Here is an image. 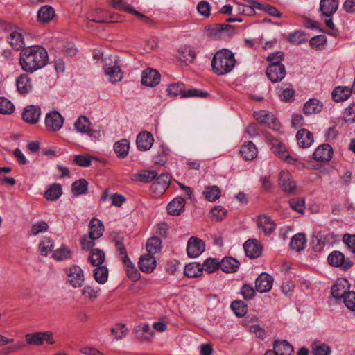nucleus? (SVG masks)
<instances>
[{"mask_svg": "<svg viewBox=\"0 0 355 355\" xmlns=\"http://www.w3.org/2000/svg\"><path fill=\"white\" fill-rule=\"evenodd\" d=\"M243 248L246 256L254 259L259 257L262 252V246L258 241L249 239L245 242Z\"/></svg>", "mask_w": 355, "mask_h": 355, "instance_id": "18", "label": "nucleus"}, {"mask_svg": "<svg viewBox=\"0 0 355 355\" xmlns=\"http://www.w3.org/2000/svg\"><path fill=\"white\" fill-rule=\"evenodd\" d=\"M241 154L246 160H252L257 155V149L252 141L241 146Z\"/></svg>", "mask_w": 355, "mask_h": 355, "instance_id": "37", "label": "nucleus"}, {"mask_svg": "<svg viewBox=\"0 0 355 355\" xmlns=\"http://www.w3.org/2000/svg\"><path fill=\"white\" fill-rule=\"evenodd\" d=\"M89 229L88 234L90 235V236L99 239L103 235L104 226L100 220L93 218L89 224Z\"/></svg>", "mask_w": 355, "mask_h": 355, "instance_id": "35", "label": "nucleus"}, {"mask_svg": "<svg viewBox=\"0 0 355 355\" xmlns=\"http://www.w3.org/2000/svg\"><path fill=\"white\" fill-rule=\"evenodd\" d=\"M338 6V0H320V10L326 17H331Z\"/></svg>", "mask_w": 355, "mask_h": 355, "instance_id": "28", "label": "nucleus"}, {"mask_svg": "<svg viewBox=\"0 0 355 355\" xmlns=\"http://www.w3.org/2000/svg\"><path fill=\"white\" fill-rule=\"evenodd\" d=\"M113 148L117 157L120 159H124L128 154L130 142L128 139H123L115 142Z\"/></svg>", "mask_w": 355, "mask_h": 355, "instance_id": "31", "label": "nucleus"}, {"mask_svg": "<svg viewBox=\"0 0 355 355\" xmlns=\"http://www.w3.org/2000/svg\"><path fill=\"white\" fill-rule=\"evenodd\" d=\"M94 277L99 284H104L108 277V269L105 266H97L94 270Z\"/></svg>", "mask_w": 355, "mask_h": 355, "instance_id": "50", "label": "nucleus"}, {"mask_svg": "<svg viewBox=\"0 0 355 355\" xmlns=\"http://www.w3.org/2000/svg\"><path fill=\"white\" fill-rule=\"evenodd\" d=\"M62 193V187L59 184H52L44 193L48 200H56Z\"/></svg>", "mask_w": 355, "mask_h": 355, "instance_id": "42", "label": "nucleus"}, {"mask_svg": "<svg viewBox=\"0 0 355 355\" xmlns=\"http://www.w3.org/2000/svg\"><path fill=\"white\" fill-rule=\"evenodd\" d=\"M123 77V72L121 69V60L119 57L116 56L112 65V83L119 82Z\"/></svg>", "mask_w": 355, "mask_h": 355, "instance_id": "43", "label": "nucleus"}, {"mask_svg": "<svg viewBox=\"0 0 355 355\" xmlns=\"http://www.w3.org/2000/svg\"><path fill=\"white\" fill-rule=\"evenodd\" d=\"M157 173L155 171H144L138 174L137 180L140 182L148 183L153 181Z\"/></svg>", "mask_w": 355, "mask_h": 355, "instance_id": "61", "label": "nucleus"}, {"mask_svg": "<svg viewBox=\"0 0 355 355\" xmlns=\"http://www.w3.org/2000/svg\"><path fill=\"white\" fill-rule=\"evenodd\" d=\"M220 269L226 273H232L238 270L239 262L232 257H225L220 262Z\"/></svg>", "mask_w": 355, "mask_h": 355, "instance_id": "29", "label": "nucleus"}, {"mask_svg": "<svg viewBox=\"0 0 355 355\" xmlns=\"http://www.w3.org/2000/svg\"><path fill=\"white\" fill-rule=\"evenodd\" d=\"M266 74L271 82L279 83L285 77L286 69L284 64H270L266 69Z\"/></svg>", "mask_w": 355, "mask_h": 355, "instance_id": "10", "label": "nucleus"}, {"mask_svg": "<svg viewBox=\"0 0 355 355\" xmlns=\"http://www.w3.org/2000/svg\"><path fill=\"white\" fill-rule=\"evenodd\" d=\"M171 182V176L168 173H162L152 184L150 189L153 192L157 191L159 194H163L168 187Z\"/></svg>", "mask_w": 355, "mask_h": 355, "instance_id": "19", "label": "nucleus"}, {"mask_svg": "<svg viewBox=\"0 0 355 355\" xmlns=\"http://www.w3.org/2000/svg\"><path fill=\"white\" fill-rule=\"evenodd\" d=\"M203 193L207 200L214 202L220 196V190L217 186H211L207 187Z\"/></svg>", "mask_w": 355, "mask_h": 355, "instance_id": "52", "label": "nucleus"}, {"mask_svg": "<svg viewBox=\"0 0 355 355\" xmlns=\"http://www.w3.org/2000/svg\"><path fill=\"white\" fill-rule=\"evenodd\" d=\"M289 205L291 207L297 211L298 213L303 214L305 205L304 200L302 198H294L289 200Z\"/></svg>", "mask_w": 355, "mask_h": 355, "instance_id": "58", "label": "nucleus"}, {"mask_svg": "<svg viewBox=\"0 0 355 355\" xmlns=\"http://www.w3.org/2000/svg\"><path fill=\"white\" fill-rule=\"evenodd\" d=\"M202 271L203 270L200 263H190L186 265L184 273L185 276L188 277L196 278L201 276Z\"/></svg>", "mask_w": 355, "mask_h": 355, "instance_id": "36", "label": "nucleus"}, {"mask_svg": "<svg viewBox=\"0 0 355 355\" xmlns=\"http://www.w3.org/2000/svg\"><path fill=\"white\" fill-rule=\"evenodd\" d=\"M278 183L280 189L288 194H293L297 188L295 181L287 171H282L279 173Z\"/></svg>", "mask_w": 355, "mask_h": 355, "instance_id": "9", "label": "nucleus"}, {"mask_svg": "<svg viewBox=\"0 0 355 355\" xmlns=\"http://www.w3.org/2000/svg\"><path fill=\"white\" fill-rule=\"evenodd\" d=\"M288 40L295 45H300L306 42L308 39L304 32L297 31L291 33L288 37Z\"/></svg>", "mask_w": 355, "mask_h": 355, "instance_id": "53", "label": "nucleus"}, {"mask_svg": "<svg viewBox=\"0 0 355 355\" xmlns=\"http://www.w3.org/2000/svg\"><path fill=\"white\" fill-rule=\"evenodd\" d=\"M8 40L10 44L15 49L19 51L25 48L24 38L19 29L12 31L8 36Z\"/></svg>", "mask_w": 355, "mask_h": 355, "instance_id": "27", "label": "nucleus"}, {"mask_svg": "<svg viewBox=\"0 0 355 355\" xmlns=\"http://www.w3.org/2000/svg\"><path fill=\"white\" fill-rule=\"evenodd\" d=\"M323 105L316 98H311L304 105L303 111L306 115L317 114L322 111Z\"/></svg>", "mask_w": 355, "mask_h": 355, "instance_id": "33", "label": "nucleus"}, {"mask_svg": "<svg viewBox=\"0 0 355 355\" xmlns=\"http://www.w3.org/2000/svg\"><path fill=\"white\" fill-rule=\"evenodd\" d=\"M73 162L78 166L87 167L91 165L92 157L88 155H76L74 156Z\"/></svg>", "mask_w": 355, "mask_h": 355, "instance_id": "59", "label": "nucleus"}, {"mask_svg": "<svg viewBox=\"0 0 355 355\" xmlns=\"http://www.w3.org/2000/svg\"><path fill=\"white\" fill-rule=\"evenodd\" d=\"M327 260L331 266L340 268L345 271L349 270L354 265L353 261L345 259V255L337 250L331 252L328 256Z\"/></svg>", "mask_w": 355, "mask_h": 355, "instance_id": "7", "label": "nucleus"}, {"mask_svg": "<svg viewBox=\"0 0 355 355\" xmlns=\"http://www.w3.org/2000/svg\"><path fill=\"white\" fill-rule=\"evenodd\" d=\"M205 250L204 242L197 238L191 237L187 243V252L189 257L196 258Z\"/></svg>", "mask_w": 355, "mask_h": 355, "instance_id": "12", "label": "nucleus"}, {"mask_svg": "<svg viewBox=\"0 0 355 355\" xmlns=\"http://www.w3.org/2000/svg\"><path fill=\"white\" fill-rule=\"evenodd\" d=\"M65 272L67 282L72 287L77 288L83 286L85 282L84 272L80 266L73 265L67 268Z\"/></svg>", "mask_w": 355, "mask_h": 355, "instance_id": "4", "label": "nucleus"}, {"mask_svg": "<svg viewBox=\"0 0 355 355\" xmlns=\"http://www.w3.org/2000/svg\"><path fill=\"white\" fill-rule=\"evenodd\" d=\"M41 116V109L36 105H27L22 113L23 119L28 123L36 124Z\"/></svg>", "mask_w": 355, "mask_h": 355, "instance_id": "13", "label": "nucleus"}, {"mask_svg": "<svg viewBox=\"0 0 355 355\" xmlns=\"http://www.w3.org/2000/svg\"><path fill=\"white\" fill-rule=\"evenodd\" d=\"M98 239L96 237L90 236V235H84L80 241V244L83 250H94L93 248L95 245V241Z\"/></svg>", "mask_w": 355, "mask_h": 355, "instance_id": "56", "label": "nucleus"}, {"mask_svg": "<svg viewBox=\"0 0 355 355\" xmlns=\"http://www.w3.org/2000/svg\"><path fill=\"white\" fill-rule=\"evenodd\" d=\"M153 141V135L149 132L144 131L137 135L136 144L139 150L146 151L151 148Z\"/></svg>", "mask_w": 355, "mask_h": 355, "instance_id": "20", "label": "nucleus"}, {"mask_svg": "<svg viewBox=\"0 0 355 355\" xmlns=\"http://www.w3.org/2000/svg\"><path fill=\"white\" fill-rule=\"evenodd\" d=\"M306 243V239L304 234L299 233L293 236L290 246L292 250L300 252L304 248Z\"/></svg>", "mask_w": 355, "mask_h": 355, "instance_id": "38", "label": "nucleus"}, {"mask_svg": "<svg viewBox=\"0 0 355 355\" xmlns=\"http://www.w3.org/2000/svg\"><path fill=\"white\" fill-rule=\"evenodd\" d=\"M146 250L150 254H155L160 252L162 248V240L159 237L150 238L146 245Z\"/></svg>", "mask_w": 355, "mask_h": 355, "instance_id": "44", "label": "nucleus"}, {"mask_svg": "<svg viewBox=\"0 0 355 355\" xmlns=\"http://www.w3.org/2000/svg\"><path fill=\"white\" fill-rule=\"evenodd\" d=\"M332 147L329 144H324L315 149L313 156L315 161L323 162L329 161L332 157Z\"/></svg>", "mask_w": 355, "mask_h": 355, "instance_id": "17", "label": "nucleus"}, {"mask_svg": "<svg viewBox=\"0 0 355 355\" xmlns=\"http://www.w3.org/2000/svg\"><path fill=\"white\" fill-rule=\"evenodd\" d=\"M160 81V74L153 69H146L142 72L141 83L148 87H155Z\"/></svg>", "mask_w": 355, "mask_h": 355, "instance_id": "15", "label": "nucleus"}, {"mask_svg": "<svg viewBox=\"0 0 355 355\" xmlns=\"http://www.w3.org/2000/svg\"><path fill=\"white\" fill-rule=\"evenodd\" d=\"M26 341L28 345H42L44 341L52 345L54 343L53 334L50 331H40L27 334L25 336Z\"/></svg>", "mask_w": 355, "mask_h": 355, "instance_id": "8", "label": "nucleus"}, {"mask_svg": "<svg viewBox=\"0 0 355 355\" xmlns=\"http://www.w3.org/2000/svg\"><path fill=\"white\" fill-rule=\"evenodd\" d=\"M138 265L142 272L150 273L156 266V260L153 254L148 252L140 257Z\"/></svg>", "mask_w": 355, "mask_h": 355, "instance_id": "22", "label": "nucleus"}, {"mask_svg": "<svg viewBox=\"0 0 355 355\" xmlns=\"http://www.w3.org/2000/svg\"><path fill=\"white\" fill-rule=\"evenodd\" d=\"M53 242L49 238H44L39 245V250L41 254L46 256L52 250Z\"/></svg>", "mask_w": 355, "mask_h": 355, "instance_id": "60", "label": "nucleus"}, {"mask_svg": "<svg viewBox=\"0 0 355 355\" xmlns=\"http://www.w3.org/2000/svg\"><path fill=\"white\" fill-rule=\"evenodd\" d=\"M15 111V106L8 99L0 98V114H10Z\"/></svg>", "mask_w": 355, "mask_h": 355, "instance_id": "54", "label": "nucleus"}, {"mask_svg": "<svg viewBox=\"0 0 355 355\" xmlns=\"http://www.w3.org/2000/svg\"><path fill=\"white\" fill-rule=\"evenodd\" d=\"M105 260L104 252L99 249L92 250L89 256V261L94 266H99Z\"/></svg>", "mask_w": 355, "mask_h": 355, "instance_id": "45", "label": "nucleus"}, {"mask_svg": "<svg viewBox=\"0 0 355 355\" xmlns=\"http://www.w3.org/2000/svg\"><path fill=\"white\" fill-rule=\"evenodd\" d=\"M90 121L85 116H80L74 123V127L78 132L88 133L89 132Z\"/></svg>", "mask_w": 355, "mask_h": 355, "instance_id": "47", "label": "nucleus"}, {"mask_svg": "<svg viewBox=\"0 0 355 355\" xmlns=\"http://www.w3.org/2000/svg\"><path fill=\"white\" fill-rule=\"evenodd\" d=\"M330 352V347L326 344L312 345V353L313 355H329Z\"/></svg>", "mask_w": 355, "mask_h": 355, "instance_id": "64", "label": "nucleus"}, {"mask_svg": "<svg viewBox=\"0 0 355 355\" xmlns=\"http://www.w3.org/2000/svg\"><path fill=\"white\" fill-rule=\"evenodd\" d=\"M112 7L138 17L144 24L147 25L151 26L154 24L153 19L135 10L131 5L127 3L123 0H112Z\"/></svg>", "mask_w": 355, "mask_h": 355, "instance_id": "6", "label": "nucleus"}, {"mask_svg": "<svg viewBox=\"0 0 355 355\" xmlns=\"http://www.w3.org/2000/svg\"><path fill=\"white\" fill-rule=\"evenodd\" d=\"M296 139L298 145L302 148H308L313 142V134L306 129L302 128L297 131Z\"/></svg>", "mask_w": 355, "mask_h": 355, "instance_id": "25", "label": "nucleus"}, {"mask_svg": "<svg viewBox=\"0 0 355 355\" xmlns=\"http://www.w3.org/2000/svg\"><path fill=\"white\" fill-rule=\"evenodd\" d=\"M17 90L21 94H27L31 89V84L26 75H21L16 81Z\"/></svg>", "mask_w": 355, "mask_h": 355, "instance_id": "40", "label": "nucleus"}, {"mask_svg": "<svg viewBox=\"0 0 355 355\" xmlns=\"http://www.w3.org/2000/svg\"><path fill=\"white\" fill-rule=\"evenodd\" d=\"M273 277L268 273L263 272L255 281V288L259 293H266L271 290Z\"/></svg>", "mask_w": 355, "mask_h": 355, "instance_id": "14", "label": "nucleus"}, {"mask_svg": "<svg viewBox=\"0 0 355 355\" xmlns=\"http://www.w3.org/2000/svg\"><path fill=\"white\" fill-rule=\"evenodd\" d=\"M231 308L237 317L244 316L248 311L247 304L242 300H234L232 302Z\"/></svg>", "mask_w": 355, "mask_h": 355, "instance_id": "46", "label": "nucleus"}, {"mask_svg": "<svg viewBox=\"0 0 355 355\" xmlns=\"http://www.w3.org/2000/svg\"><path fill=\"white\" fill-rule=\"evenodd\" d=\"M273 348L278 355H293L294 353L293 346L286 340H275Z\"/></svg>", "mask_w": 355, "mask_h": 355, "instance_id": "34", "label": "nucleus"}, {"mask_svg": "<svg viewBox=\"0 0 355 355\" xmlns=\"http://www.w3.org/2000/svg\"><path fill=\"white\" fill-rule=\"evenodd\" d=\"M55 11L50 6H42L37 12V20L42 24L49 23L55 17Z\"/></svg>", "mask_w": 355, "mask_h": 355, "instance_id": "30", "label": "nucleus"}, {"mask_svg": "<svg viewBox=\"0 0 355 355\" xmlns=\"http://www.w3.org/2000/svg\"><path fill=\"white\" fill-rule=\"evenodd\" d=\"M202 266V270L211 273L220 268V261L216 258L207 259Z\"/></svg>", "mask_w": 355, "mask_h": 355, "instance_id": "49", "label": "nucleus"}, {"mask_svg": "<svg viewBox=\"0 0 355 355\" xmlns=\"http://www.w3.org/2000/svg\"><path fill=\"white\" fill-rule=\"evenodd\" d=\"M257 120L260 124L265 125L274 130H278L280 128V123L277 121L275 116L265 111H261L258 114Z\"/></svg>", "mask_w": 355, "mask_h": 355, "instance_id": "21", "label": "nucleus"}, {"mask_svg": "<svg viewBox=\"0 0 355 355\" xmlns=\"http://www.w3.org/2000/svg\"><path fill=\"white\" fill-rule=\"evenodd\" d=\"M94 58L100 60V63L103 64L104 68L105 73L108 78V80L111 81V67L109 63L106 62L105 60H103V54L100 51H96L94 52Z\"/></svg>", "mask_w": 355, "mask_h": 355, "instance_id": "55", "label": "nucleus"}, {"mask_svg": "<svg viewBox=\"0 0 355 355\" xmlns=\"http://www.w3.org/2000/svg\"><path fill=\"white\" fill-rule=\"evenodd\" d=\"M272 149L277 156L286 161L287 163L295 165L297 168L304 166V164L301 162L289 155L286 146L281 142L275 141L272 143Z\"/></svg>", "mask_w": 355, "mask_h": 355, "instance_id": "5", "label": "nucleus"}, {"mask_svg": "<svg viewBox=\"0 0 355 355\" xmlns=\"http://www.w3.org/2000/svg\"><path fill=\"white\" fill-rule=\"evenodd\" d=\"M71 256V252L69 249L66 247H62L57 249L53 252V257L58 261H62L70 258Z\"/></svg>", "mask_w": 355, "mask_h": 355, "instance_id": "57", "label": "nucleus"}, {"mask_svg": "<svg viewBox=\"0 0 355 355\" xmlns=\"http://www.w3.org/2000/svg\"><path fill=\"white\" fill-rule=\"evenodd\" d=\"M49 227L48 224L44 221H39L31 227L29 235L36 236L38 234L46 232Z\"/></svg>", "mask_w": 355, "mask_h": 355, "instance_id": "62", "label": "nucleus"}, {"mask_svg": "<svg viewBox=\"0 0 355 355\" xmlns=\"http://www.w3.org/2000/svg\"><path fill=\"white\" fill-rule=\"evenodd\" d=\"M349 288L348 281L346 279H338L331 287V295L334 297L339 299L344 298Z\"/></svg>", "mask_w": 355, "mask_h": 355, "instance_id": "24", "label": "nucleus"}, {"mask_svg": "<svg viewBox=\"0 0 355 355\" xmlns=\"http://www.w3.org/2000/svg\"><path fill=\"white\" fill-rule=\"evenodd\" d=\"M236 60L234 53L226 49L217 51L211 60L214 72L218 76H223L230 72L235 66Z\"/></svg>", "mask_w": 355, "mask_h": 355, "instance_id": "2", "label": "nucleus"}, {"mask_svg": "<svg viewBox=\"0 0 355 355\" xmlns=\"http://www.w3.org/2000/svg\"><path fill=\"white\" fill-rule=\"evenodd\" d=\"M135 332L138 334L137 338L140 340H150L154 336V332L151 331L148 324L137 326L135 329Z\"/></svg>", "mask_w": 355, "mask_h": 355, "instance_id": "39", "label": "nucleus"}, {"mask_svg": "<svg viewBox=\"0 0 355 355\" xmlns=\"http://www.w3.org/2000/svg\"><path fill=\"white\" fill-rule=\"evenodd\" d=\"M257 225L266 235L271 234L276 228L274 220L266 215H260L257 218Z\"/></svg>", "mask_w": 355, "mask_h": 355, "instance_id": "23", "label": "nucleus"}, {"mask_svg": "<svg viewBox=\"0 0 355 355\" xmlns=\"http://www.w3.org/2000/svg\"><path fill=\"white\" fill-rule=\"evenodd\" d=\"M123 241V237L120 236L119 233L115 234L114 236L112 238V242L114 243L116 255L122 263L128 262L130 259Z\"/></svg>", "mask_w": 355, "mask_h": 355, "instance_id": "16", "label": "nucleus"}, {"mask_svg": "<svg viewBox=\"0 0 355 355\" xmlns=\"http://www.w3.org/2000/svg\"><path fill=\"white\" fill-rule=\"evenodd\" d=\"M123 266L125 268L127 276L131 279L132 281L136 282L140 278V272L135 268L134 264L129 259L128 262H123Z\"/></svg>", "mask_w": 355, "mask_h": 355, "instance_id": "51", "label": "nucleus"}, {"mask_svg": "<svg viewBox=\"0 0 355 355\" xmlns=\"http://www.w3.org/2000/svg\"><path fill=\"white\" fill-rule=\"evenodd\" d=\"M184 199L182 197H177L168 203V213L171 216H179L184 210Z\"/></svg>", "mask_w": 355, "mask_h": 355, "instance_id": "26", "label": "nucleus"}, {"mask_svg": "<svg viewBox=\"0 0 355 355\" xmlns=\"http://www.w3.org/2000/svg\"><path fill=\"white\" fill-rule=\"evenodd\" d=\"M252 5L260 10H263L270 15L277 17H280L282 16V13L274 6H270L267 3H260L258 1H250Z\"/></svg>", "mask_w": 355, "mask_h": 355, "instance_id": "41", "label": "nucleus"}, {"mask_svg": "<svg viewBox=\"0 0 355 355\" xmlns=\"http://www.w3.org/2000/svg\"><path fill=\"white\" fill-rule=\"evenodd\" d=\"M207 35L214 40H225L234 34V27L227 24H214L206 27Z\"/></svg>", "mask_w": 355, "mask_h": 355, "instance_id": "3", "label": "nucleus"}, {"mask_svg": "<svg viewBox=\"0 0 355 355\" xmlns=\"http://www.w3.org/2000/svg\"><path fill=\"white\" fill-rule=\"evenodd\" d=\"M352 89L348 87H336L332 92V98L336 102H342L349 98Z\"/></svg>", "mask_w": 355, "mask_h": 355, "instance_id": "32", "label": "nucleus"}, {"mask_svg": "<svg viewBox=\"0 0 355 355\" xmlns=\"http://www.w3.org/2000/svg\"><path fill=\"white\" fill-rule=\"evenodd\" d=\"M63 122L64 118L58 111H52L46 116L45 125L49 130H59L62 127Z\"/></svg>", "mask_w": 355, "mask_h": 355, "instance_id": "11", "label": "nucleus"}, {"mask_svg": "<svg viewBox=\"0 0 355 355\" xmlns=\"http://www.w3.org/2000/svg\"><path fill=\"white\" fill-rule=\"evenodd\" d=\"M48 59L46 50L41 46L35 45L22 50L19 64L24 71L33 73L44 67L47 64Z\"/></svg>", "mask_w": 355, "mask_h": 355, "instance_id": "1", "label": "nucleus"}, {"mask_svg": "<svg viewBox=\"0 0 355 355\" xmlns=\"http://www.w3.org/2000/svg\"><path fill=\"white\" fill-rule=\"evenodd\" d=\"M343 302L348 309L355 311V292L348 291L343 298Z\"/></svg>", "mask_w": 355, "mask_h": 355, "instance_id": "63", "label": "nucleus"}, {"mask_svg": "<svg viewBox=\"0 0 355 355\" xmlns=\"http://www.w3.org/2000/svg\"><path fill=\"white\" fill-rule=\"evenodd\" d=\"M87 182L85 179H80L72 184V192L76 196L86 193L87 191Z\"/></svg>", "mask_w": 355, "mask_h": 355, "instance_id": "48", "label": "nucleus"}]
</instances>
